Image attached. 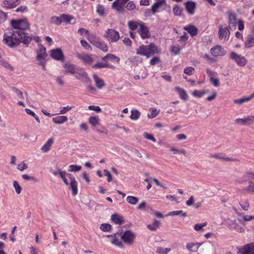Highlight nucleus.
<instances>
[{"label":"nucleus","mask_w":254,"mask_h":254,"mask_svg":"<svg viewBox=\"0 0 254 254\" xmlns=\"http://www.w3.org/2000/svg\"><path fill=\"white\" fill-rule=\"evenodd\" d=\"M50 172L55 177L59 176L64 184L69 186L72 190V194L73 196L77 194L78 183L73 175L67 173L65 171L62 170L59 167H57L55 170L51 169Z\"/></svg>","instance_id":"f257e3e1"},{"label":"nucleus","mask_w":254,"mask_h":254,"mask_svg":"<svg viewBox=\"0 0 254 254\" xmlns=\"http://www.w3.org/2000/svg\"><path fill=\"white\" fill-rule=\"evenodd\" d=\"M22 32L8 29L3 35V42L9 47H13L19 44L20 40L22 39Z\"/></svg>","instance_id":"f03ea898"},{"label":"nucleus","mask_w":254,"mask_h":254,"mask_svg":"<svg viewBox=\"0 0 254 254\" xmlns=\"http://www.w3.org/2000/svg\"><path fill=\"white\" fill-rule=\"evenodd\" d=\"M160 53V50L155 44L151 43L148 45H142L136 51L137 55L145 56L149 58L155 54Z\"/></svg>","instance_id":"7ed1b4c3"},{"label":"nucleus","mask_w":254,"mask_h":254,"mask_svg":"<svg viewBox=\"0 0 254 254\" xmlns=\"http://www.w3.org/2000/svg\"><path fill=\"white\" fill-rule=\"evenodd\" d=\"M12 27L15 29L25 31L29 29L30 24L26 18L12 19L10 22Z\"/></svg>","instance_id":"20e7f679"},{"label":"nucleus","mask_w":254,"mask_h":254,"mask_svg":"<svg viewBox=\"0 0 254 254\" xmlns=\"http://www.w3.org/2000/svg\"><path fill=\"white\" fill-rule=\"evenodd\" d=\"M46 48L42 45H39L38 49L37 51L36 59L38 64L41 65L43 69L45 70V65L46 64V58L47 56Z\"/></svg>","instance_id":"39448f33"},{"label":"nucleus","mask_w":254,"mask_h":254,"mask_svg":"<svg viewBox=\"0 0 254 254\" xmlns=\"http://www.w3.org/2000/svg\"><path fill=\"white\" fill-rule=\"evenodd\" d=\"M89 42L98 49L102 50L104 52H107L108 51V48L105 43L99 38L94 35H89L88 38Z\"/></svg>","instance_id":"423d86ee"},{"label":"nucleus","mask_w":254,"mask_h":254,"mask_svg":"<svg viewBox=\"0 0 254 254\" xmlns=\"http://www.w3.org/2000/svg\"><path fill=\"white\" fill-rule=\"evenodd\" d=\"M104 36L110 43L117 42L120 38L119 33L114 29H108L106 31Z\"/></svg>","instance_id":"0eeeda50"},{"label":"nucleus","mask_w":254,"mask_h":254,"mask_svg":"<svg viewBox=\"0 0 254 254\" xmlns=\"http://www.w3.org/2000/svg\"><path fill=\"white\" fill-rule=\"evenodd\" d=\"M230 58L235 61L240 66H244L247 64V60L244 57L234 52L230 53Z\"/></svg>","instance_id":"6e6552de"},{"label":"nucleus","mask_w":254,"mask_h":254,"mask_svg":"<svg viewBox=\"0 0 254 254\" xmlns=\"http://www.w3.org/2000/svg\"><path fill=\"white\" fill-rule=\"evenodd\" d=\"M229 27H223L222 25L219 26L218 30V38L220 40L227 41L228 40L230 37V30Z\"/></svg>","instance_id":"1a4fd4ad"},{"label":"nucleus","mask_w":254,"mask_h":254,"mask_svg":"<svg viewBox=\"0 0 254 254\" xmlns=\"http://www.w3.org/2000/svg\"><path fill=\"white\" fill-rule=\"evenodd\" d=\"M210 53L213 57H222L226 55V50L221 46L216 45L210 50Z\"/></svg>","instance_id":"9d476101"},{"label":"nucleus","mask_w":254,"mask_h":254,"mask_svg":"<svg viewBox=\"0 0 254 254\" xmlns=\"http://www.w3.org/2000/svg\"><path fill=\"white\" fill-rule=\"evenodd\" d=\"M51 57L59 61L64 62V55L62 50L60 48H57L56 49L51 50L50 51Z\"/></svg>","instance_id":"9b49d317"},{"label":"nucleus","mask_w":254,"mask_h":254,"mask_svg":"<svg viewBox=\"0 0 254 254\" xmlns=\"http://www.w3.org/2000/svg\"><path fill=\"white\" fill-rule=\"evenodd\" d=\"M155 2L152 6V11L153 14L163 10L166 4V0H155Z\"/></svg>","instance_id":"f8f14e48"},{"label":"nucleus","mask_w":254,"mask_h":254,"mask_svg":"<svg viewBox=\"0 0 254 254\" xmlns=\"http://www.w3.org/2000/svg\"><path fill=\"white\" fill-rule=\"evenodd\" d=\"M227 16L229 28L230 29H235L238 22L236 14L234 12L229 11L227 12Z\"/></svg>","instance_id":"ddd939ff"},{"label":"nucleus","mask_w":254,"mask_h":254,"mask_svg":"<svg viewBox=\"0 0 254 254\" xmlns=\"http://www.w3.org/2000/svg\"><path fill=\"white\" fill-rule=\"evenodd\" d=\"M206 73L209 77L210 83L215 87H219L220 85L219 80L215 77L217 73L209 68L206 69Z\"/></svg>","instance_id":"4468645a"},{"label":"nucleus","mask_w":254,"mask_h":254,"mask_svg":"<svg viewBox=\"0 0 254 254\" xmlns=\"http://www.w3.org/2000/svg\"><path fill=\"white\" fill-rule=\"evenodd\" d=\"M77 58L82 61V62L86 64L91 65L94 62V58L91 55L87 54H78Z\"/></svg>","instance_id":"2eb2a0df"},{"label":"nucleus","mask_w":254,"mask_h":254,"mask_svg":"<svg viewBox=\"0 0 254 254\" xmlns=\"http://www.w3.org/2000/svg\"><path fill=\"white\" fill-rule=\"evenodd\" d=\"M240 254H254V247L252 244H249L238 249Z\"/></svg>","instance_id":"dca6fc26"},{"label":"nucleus","mask_w":254,"mask_h":254,"mask_svg":"<svg viewBox=\"0 0 254 254\" xmlns=\"http://www.w3.org/2000/svg\"><path fill=\"white\" fill-rule=\"evenodd\" d=\"M121 238L125 243L127 244H130L133 241L135 235L132 232L127 231L123 234Z\"/></svg>","instance_id":"f3484780"},{"label":"nucleus","mask_w":254,"mask_h":254,"mask_svg":"<svg viewBox=\"0 0 254 254\" xmlns=\"http://www.w3.org/2000/svg\"><path fill=\"white\" fill-rule=\"evenodd\" d=\"M138 32L141 38L143 39L149 38L150 37V33L148 28L143 24L139 25Z\"/></svg>","instance_id":"a211bd4d"},{"label":"nucleus","mask_w":254,"mask_h":254,"mask_svg":"<svg viewBox=\"0 0 254 254\" xmlns=\"http://www.w3.org/2000/svg\"><path fill=\"white\" fill-rule=\"evenodd\" d=\"M20 0H3L0 5L3 8L7 9H11L16 6Z\"/></svg>","instance_id":"6ab92c4d"},{"label":"nucleus","mask_w":254,"mask_h":254,"mask_svg":"<svg viewBox=\"0 0 254 254\" xmlns=\"http://www.w3.org/2000/svg\"><path fill=\"white\" fill-rule=\"evenodd\" d=\"M75 77L76 79L81 80L82 82L85 83H88L90 81V79L88 77L87 73L82 70L80 72H78L76 70V73H75Z\"/></svg>","instance_id":"aec40b11"},{"label":"nucleus","mask_w":254,"mask_h":254,"mask_svg":"<svg viewBox=\"0 0 254 254\" xmlns=\"http://www.w3.org/2000/svg\"><path fill=\"white\" fill-rule=\"evenodd\" d=\"M64 74H74L76 73V71L77 70L76 66L70 63H65L64 65Z\"/></svg>","instance_id":"412c9836"},{"label":"nucleus","mask_w":254,"mask_h":254,"mask_svg":"<svg viewBox=\"0 0 254 254\" xmlns=\"http://www.w3.org/2000/svg\"><path fill=\"white\" fill-rule=\"evenodd\" d=\"M254 121L253 116H248L245 118H237L235 120L236 124L239 125L245 126L252 123Z\"/></svg>","instance_id":"4be33fe9"},{"label":"nucleus","mask_w":254,"mask_h":254,"mask_svg":"<svg viewBox=\"0 0 254 254\" xmlns=\"http://www.w3.org/2000/svg\"><path fill=\"white\" fill-rule=\"evenodd\" d=\"M245 47L246 49H250L254 47V34L249 33L244 43Z\"/></svg>","instance_id":"5701e85b"},{"label":"nucleus","mask_w":254,"mask_h":254,"mask_svg":"<svg viewBox=\"0 0 254 254\" xmlns=\"http://www.w3.org/2000/svg\"><path fill=\"white\" fill-rule=\"evenodd\" d=\"M61 20L62 23L63 22L66 23V24L68 23L71 24H74L75 23V20L74 17L72 15L67 14H61Z\"/></svg>","instance_id":"b1692460"},{"label":"nucleus","mask_w":254,"mask_h":254,"mask_svg":"<svg viewBox=\"0 0 254 254\" xmlns=\"http://www.w3.org/2000/svg\"><path fill=\"white\" fill-rule=\"evenodd\" d=\"M210 157L215 158L218 160H221L225 161H235V159H233L232 158H229L228 157H226L224 154L223 153H215V154H211L210 155Z\"/></svg>","instance_id":"393cba45"},{"label":"nucleus","mask_w":254,"mask_h":254,"mask_svg":"<svg viewBox=\"0 0 254 254\" xmlns=\"http://www.w3.org/2000/svg\"><path fill=\"white\" fill-rule=\"evenodd\" d=\"M129 0H117L113 3L112 6L118 11H121L123 9L124 5Z\"/></svg>","instance_id":"a878e982"},{"label":"nucleus","mask_w":254,"mask_h":254,"mask_svg":"<svg viewBox=\"0 0 254 254\" xmlns=\"http://www.w3.org/2000/svg\"><path fill=\"white\" fill-rule=\"evenodd\" d=\"M185 6L188 12L190 15H193L196 8L195 2L192 1H188L186 3Z\"/></svg>","instance_id":"bb28decb"},{"label":"nucleus","mask_w":254,"mask_h":254,"mask_svg":"<svg viewBox=\"0 0 254 254\" xmlns=\"http://www.w3.org/2000/svg\"><path fill=\"white\" fill-rule=\"evenodd\" d=\"M203 243H189L186 245L187 249L190 251L196 252Z\"/></svg>","instance_id":"cd10ccee"},{"label":"nucleus","mask_w":254,"mask_h":254,"mask_svg":"<svg viewBox=\"0 0 254 254\" xmlns=\"http://www.w3.org/2000/svg\"><path fill=\"white\" fill-rule=\"evenodd\" d=\"M111 218L112 221L116 224L121 225L125 222L124 217L117 213L112 214Z\"/></svg>","instance_id":"c85d7f7f"},{"label":"nucleus","mask_w":254,"mask_h":254,"mask_svg":"<svg viewBox=\"0 0 254 254\" xmlns=\"http://www.w3.org/2000/svg\"><path fill=\"white\" fill-rule=\"evenodd\" d=\"M54 143V139L50 138L42 146L41 150L44 153H47L51 150V146Z\"/></svg>","instance_id":"c756f323"},{"label":"nucleus","mask_w":254,"mask_h":254,"mask_svg":"<svg viewBox=\"0 0 254 254\" xmlns=\"http://www.w3.org/2000/svg\"><path fill=\"white\" fill-rule=\"evenodd\" d=\"M102 60L105 62L110 61L117 63H119L120 61V59L118 57L111 54H107L105 57L102 58Z\"/></svg>","instance_id":"7c9ffc66"},{"label":"nucleus","mask_w":254,"mask_h":254,"mask_svg":"<svg viewBox=\"0 0 254 254\" xmlns=\"http://www.w3.org/2000/svg\"><path fill=\"white\" fill-rule=\"evenodd\" d=\"M253 98L252 94L248 96H244L240 99H236L233 101L234 103L238 105H242L244 103L250 101Z\"/></svg>","instance_id":"2f4dec72"},{"label":"nucleus","mask_w":254,"mask_h":254,"mask_svg":"<svg viewBox=\"0 0 254 254\" xmlns=\"http://www.w3.org/2000/svg\"><path fill=\"white\" fill-rule=\"evenodd\" d=\"M184 29L187 31L191 36H195L198 33V30L194 25H190L186 26L184 27Z\"/></svg>","instance_id":"473e14b6"},{"label":"nucleus","mask_w":254,"mask_h":254,"mask_svg":"<svg viewBox=\"0 0 254 254\" xmlns=\"http://www.w3.org/2000/svg\"><path fill=\"white\" fill-rule=\"evenodd\" d=\"M175 90L177 92V93L179 94L180 97L181 99L184 101H187L188 100L189 97L188 95L185 90L183 88H181L179 87H177L175 88Z\"/></svg>","instance_id":"72a5a7b5"},{"label":"nucleus","mask_w":254,"mask_h":254,"mask_svg":"<svg viewBox=\"0 0 254 254\" xmlns=\"http://www.w3.org/2000/svg\"><path fill=\"white\" fill-rule=\"evenodd\" d=\"M68 119L66 116H61L53 118L52 120L54 123L57 124H62L67 121Z\"/></svg>","instance_id":"f704fd0d"},{"label":"nucleus","mask_w":254,"mask_h":254,"mask_svg":"<svg viewBox=\"0 0 254 254\" xmlns=\"http://www.w3.org/2000/svg\"><path fill=\"white\" fill-rule=\"evenodd\" d=\"M93 79L95 82V84L97 88L99 89H101L105 86V83L103 79L99 78L96 74L93 75Z\"/></svg>","instance_id":"c9c22d12"},{"label":"nucleus","mask_w":254,"mask_h":254,"mask_svg":"<svg viewBox=\"0 0 254 254\" xmlns=\"http://www.w3.org/2000/svg\"><path fill=\"white\" fill-rule=\"evenodd\" d=\"M159 226L160 222L156 219H153L152 224L147 225V228L150 231H154L159 228Z\"/></svg>","instance_id":"e433bc0d"},{"label":"nucleus","mask_w":254,"mask_h":254,"mask_svg":"<svg viewBox=\"0 0 254 254\" xmlns=\"http://www.w3.org/2000/svg\"><path fill=\"white\" fill-rule=\"evenodd\" d=\"M130 113L131 115L130 116V118L133 121L137 120L141 115L140 112L136 109L131 110Z\"/></svg>","instance_id":"4c0bfd02"},{"label":"nucleus","mask_w":254,"mask_h":254,"mask_svg":"<svg viewBox=\"0 0 254 254\" xmlns=\"http://www.w3.org/2000/svg\"><path fill=\"white\" fill-rule=\"evenodd\" d=\"M113 66L107 63L98 62L92 65V67L94 69L102 68L106 67H112Z\"/></svg>","instance_id":"58836bf2"},{"label":"nucleus","mask_w":254,"mask_h":254,"mask_svg":"<svg viewBox=\"0 0 254 254\" xmlns=\"http://www.w3.org/2000/svg\"><path fill=\"white\" fill-rule=\"evenodd\" d=\"M50 21L52 23L58 26L62 24L61 15L60 16H54L51 17Z\"/></svg>","instance_id":"ea45409f"},{"label":"nucleus","mask_w":254,"mask_h":254,"mask_svg":"<svg viewBox=\"0 0 254 254\" xmlns=\"http://www.w3.org/2000/svg\"><path fill=\"white\" fill-rule=\"evenodd\" d=\"M151 112L150 114L147 115V117L149 119H153L157 117L159 113V111H157L155 108H151L149 109Z\"/></svg>","instance_id":"a19ab883"},{"label":"nucleus","mask_w":254,"mask_h":254,"mask_svg":"<svg viewBox=\"0 0 254 254\" xmlns=\"http://www.w3.org/2000/svg\"><path fill=\"white\" fill-rule=\"evenodd\" d=\"M82 167L80 165H70L68 167V171L70 172H77L80 171Z\"/></svg>","instance_id":"79ce46f5"},{"label":"nucleus","mask_w":254,"mask_h":254,"mask_svg":"<svg viewBox=\"0 0 254 254\" xmlns=\"http://www.w3.org/2000/svg\"><path fill=\"white\" fill-rule=\"evenodd\" d=\"M127 202L132 205L136 204L138 201V198L133 196H128L127 197Z\"/></svg>","instance_id":"37998d69"},{"label":"nucleus","mask_w":254,"mask_h":254,"mask_svg":"<svg viewBox=\"0 0 254 254\" xmlns=\"http://www.w3.org/2000/svg\"><path fill=\"white\" fill-rule=\"evenodd\" d=\"M111 243L115 246H117L120 248H123V245L122 242L118 239L115 236L112 239Z\"/></svg>","instance_id":"c03bdc74"},{"label":"nucleus","mask_w":254,"mask_h":254,"mask_svg":"<svg viewBox=\"0 0 254 254\" xmlns=\"http://www.w3.org/2000/svg\"><path fill=\"white\" fill-rule=\"evenodd\" d=\"M0 65L5 68L6 69L11 70H13L12 66L6 61L3 60L2 58L0 59Z\"/></svg>","instance_id":"a18cd8bd"},{"label":"nucleus","mask_w":254,"mask_h":254,"mask_svg":"<svg viewBox=\"0 0 254 254\" xmlns=\"http://www.w3.org/2000/svg\"><path fill=\"white\" fill-rule=\"evenodd\" d=\"M207 93H208V91L207 90H194L192 95L195 97L201 98Z\"/></svg>","instance_id":"49530a36"},{"label":"nucleus","mask_w":254,"mask_h":254,"mask_svg":"<svg viewBox=\"0 0 254 254\" xmlns=\"http://www.w3.org/2000/svg\"><path fill=\"white\" fill-rule=\"evenodd\" d=\"M242 209L245 211H247L250 207V203L248 200L241 201L240 203Z\"/></svg>","instance_id":"de8ad7c7"},{"label":"nucleus","mask_w":254,"mask_h":254,"mask_svg":"<svg viewBox=\"0 0 254 254\" xmlns=\"http://www.w3.org/2000/svg\"><path fill=\"white\" fill-rule=\"evenodd\" d=\"M140 24H139V23H137L136 22L131 21L128 22V23L129 28L131 30H136L137 29H138L139 28V25Z\"/></svg>","instance_id":"09e8293b"},{"label":"nucleus","mask_w":254,"mask_h":254,"mask_svg":"<svg viewBox=\"0 0 254 254\" xmlns=\"http://www.w3.org/2000/svg\"><path fill=\"white\" fill-rule=\"evenodd\" d=\"M171 249L170 248H163L162 247H157L156 250V253L160 254H167L170 252Z\"/></svg>","instance_id":"8fccbe9b"},{"label":"nucleus","mask_w":254,"mask_h":254,"mask_svg":"<svg viewBox=\"0 0 254 254\" xmlns=\"http://www.w3.org/2000/svg\"><path fill=\"white\" fill-rule=\"evenodd\" d=\"M173 12L174 15L180 16L182 14V9L178 5H175L173 8Z\"/></svg>","instance_id":"3c124183"},{"label":"nucleus","mask_w":254,"mask_h":254,"mask_svg":"<svg viewBox=\"0 0 254 254\" xmlns=\"http://www.w3.org/2000/svg\"><path fill=\"white\" fill-rule=\"evenodd\" d=\"M99 122V118L98 117L94 116V117H90L89 118V123L92 126H96Z\"/></svg>","instance_id":"603ef678"},{"label":"nucleus","mask_w":254,"mask_h":254,"mask_svg":"<svg viewBox=\"0 0 254 254\" xmlns=\"http://www.w3.org/2000/svg\"><path fill=\"white\" fill-rule=\"evenodd\" d=\"M207 223L206 222H204L202 224H200V223H197L194 226V229L196 231H200L202 230V229L203 228V227H204L205 226H206L207 225Z\"/></svg>","instance_id":"864d4df0"},{"label":"nucleus","mask_w":254,"mask_h":254,"mask_svg":"<svg viewBox=\"0 0 254 254\" xmlns=\"http://www.w3.org/2000/svg\"><path fill=\"white\" fill-rule=\"evenodd\" d=\"M170 150L171 151L174 152V154H183L184 155H185L186 153V150L184 149H179L175 147H172L171 148Z\"/></svg>","instance_id":"5fc2aeb1"},{"label":"nucleus","mask_w":254,"mask_h":254,"mask_svg":"<svg viewBox=\"0 0 254 254\" xmlns=\"http://www.w3.org/2000/svg\"><path fill=\"white\" fill-rule=\"evenodd\" d=\"M100 228L104 232H108L111 230V226L107 223L102 224L100 225Z\"/></svg>","instance_id":"6e6d98bb"},{"label":"nucleus","mask_w":254,"mask_h":254,"mask_svg":"<svg viewBox=\"0 0 254 254\" xmlns=\"http://www.w3.org/2000/svg\"><path fill=\"white\" fill-rule=\"evenodd\" d=\"M13 187L17 194H19L21 193V188L16 181H14L13 183Z\"/></svg>","instance_id":"4d7b16f0"},{"label":"nucleus","mask_w":254,"mask_h":254,"mask_svg":"<svg viewBox=\"0 0 254 254\" xmlns=\"http://www.w3.org/2000/svg\"><path fill=\"white\" fill-rule=\"evenodd\" d=\"M128 60L133 64H136L138 63L141 62V61L138 57L137 56H132L130 57Z\"/></svg>","instance_id":"13d9d810"},{"label":"nucleus","mask_w":254,"mask_h":254,"mask_svg":"<svg viewBox=\"0 0 254 254\" xmlns=\"http://www.w3.org/2000/svg\"><path fill=\"white\" fill-rule=\"evenodd\" d=\"M237 24L238 25V29L239 31H242L244 30V22L242 19H238Z\"/></svg>","instance_id":"bf43d9fd"},{"label":"nucleus","mask_w":254,"mask_h":254,"mask_svg":"<svg viewBox=\"0 0 254 254\" xmlns=\"http://www.w3.org/2000/svg\"><path fill=\"white\" fill-rule=\"evenodd\" d=\"M181 50L182 48L179 45H174L171 47V51L175 55L178 54Z\"/></svg>","instance_id":"052dcab7"},{"label":"nucleus","mask_w":254,"mask_h":254,"mask_svg":"<svg viewBox=\"0 0 254 254\" xmlns=\"http://www.w3.org/2000/svg\"><path fill=\"white\" fill-rule=\"evenodd\" d=\"M7 17V13L0 9V23L4 22L6 19Z\"/></svg>","instance_id":"680f3d73"},{"label":"nucleus","mask_w":254,"mask_h":254,"mask_svg":"<svg viewBox=\"0 0 254 254\" xmlns=\"http://www.w3.org/2000/svg\"><path fill=\"white\" fill-rule=\"evenodd\" d=\"M12 90L14 93H15L17 94L19 98H20V99L24 98L23 94L20 90L14 87H12Z\"/></svg>","instance_id":"e2e57ef3"},{"label":"nucleus","mask_w":254,"mask_h":254,"mask_svg":"<svg viewBox=\"0 0 254 254\" xmlns=\"http://www.w3.org/2000/svg\"><path fill=\"white\" fill-rule=\"evenodd\" d=\"M27 165L24 162H22L18 164L17 167V169L20 171H23V170L27 169Z\"/></svg>","instance_id":"0e129e2a"},{"label":"nucleus","mask_w":254,"mask_h":254,"mask_svg":"<svg viewBox=\"0 0 254 254\" xmlns=\"http://www.w3.org/2000/svg\"><path fill=\"white\" fill-rule=\"evenodd\" d=\"M81 46L84 47L86 50H91V47L90 45L84 40L80 41Z\"/></svg>","instance_id":"69168bd1"},{"label":"nucleus","mask_w":254,"mask_h":254,"mask_svg":"<svg viewBox=\"0 0 254 254\" xmlns=\"http://www.w3.org/2000/svg\"><path fill=\"white\" fill-rule=\"evenodd\" d=\"M72 109V107L67 106L66 107H63L60 111V114H65L69 111Z\"/></svg>","instance_id":"338daca9"},{"label":"nucleus","mask_w":254,"mask_h":254,"mask_svg":"<svg viewBox=\"0 0 254 254\" xmlns=\"http://www.w3.org/2000/svg\"><path fill=\"white\" fill-rule=\"evenodd\" d=\"M194 70V68L191 66H189L185 68L184 70V72L189 75L192 74L193 71Z\"/></svg>","instance_id":"774afa93"}]
</instances>
